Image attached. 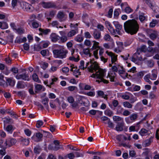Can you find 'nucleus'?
Listing matches in <instances>:
<instances>
[{
    "label": "nucleus",
    "instance_id": "nucleus-20",
    "mask_svg": "<svg viewBox=\"0 0 159 159\" xmlns=\"http://www.w3.org/2000/svg\"><path fill=\"white\" fill-rule=\"evenodd\" d=\"M48 98H45L43 99L41 101L42 103L44 105V107L47 110L49 109V106L48 104Z\"/></svg>",
    "mask_w": 159,
    "mask_h": 159
},
{
    "label": "nucleus",
    "instance_id": "nucleus-54",
    "mask_svg": "<svg viewBox=\"0 0 159 159\" xmlns=\"http://www.w3.org/2000/svg\"><path fill=\"white\" fill-rule=\"evenodd\" d=\"M108 126L109 127L113 129L114 127V124H113L112 122L111 121L110 119H109V120L108 122Z\"/></svg>",
    "mask_w": 159,
    "mask_h": 159
},
{
    "label": "nucleus",
    "instance_id": "nucleus-6",
    "mask_svg": "<svg viewBox=\"0 0 159 159\" xmlns=\"http://www.w3.org/2000/svg\"><path fill=\"white\" fill-rule=\"evenodd\" d=\"M145 2L153 11H155L156 9H157V7L153 0H146Z\"/></svg>",
    "mask_w": 159,
    "mask_h": 159
},
{
    "label": "nucleus",
    "instance_id": "nucleus-44",
    "mask_svg": "<svg viewBox=\"0 0 159 159\" xmlns=\"http://www.w3.org/2000/svg\"><path fill=\"white\" fill-rule=\"evenodd\" d=\"M157 22V20H152V21L150 23V26L152 28L155 27Z\"/></svg>",
    "mask_w": 159,
    "mask_h": 159
},
{
    "label": "nucleus",
    "instance_id": "nucleus-30",
    "mask_svg": "<svg viewBox=\"0 0 159 159\" xmlns=\"http://www.w3.org/2000/svg\"><path fill=\"white\" fill-rule=\"evenodd\" d=\"M41 149L39 146H36L34 148V152L36 154H39L41 152Z\"/></svg>",
    "mask_w": 159,
    "mask_h": 159
},
{
    "label": "nucleus",
    "instance_id": "nucleus-56",
    "mask_svg": "<svg viewBox=\"0 0 159 159\" xmlns=\"http://www.w3.org/2000/svg\"><path fill=\"white\" fill-rule=\"evenodd\" d=\"M48 52V50H43L40 52V53L43 56H46L47 52Z\"/></svg>",
    "mask_w": 159,
    "mask_h": 159
},
{
    "label": "nucleus",
    "instance_id": "nucleus-24",
    "mask_svg": "<svg viewBox=\"0 0 159 159\" xmlns=\"http://www.w3.org/2000/svg\"><path fill=\"white\" fill-rule=\"evenodd\" d=\"M43 88V86L41 84H37L35 86V91L36 93H38V91L41 90Z\"/></svg>",
    "mask_w": 159,
    "mask_h": 159
},
{
    "label": "nucleus",
    "instance_id": "nucleus-51",
    "mask_svg": "<svg viewBox=\"0 0 159 159\" xmlns=\"http://www.w3.org/2000/svg\"><path fill=\"white\" fill-rule=\"evenodd\" d=\"M58 80L57 78H55L52 79L51 80L52 82L50 83L49 84H47V86H48L49 87L51 88V85L54 84V82Z\"/></svg>",
    "mask_w": 159,
    "mask_h": 159
},
{
    "label": "nucleus",
    "instance_id": "nucleus-52",
    "mask_svg": "<svg viewBox=\"0 0 159 159\" xmlns=\"http://www.w3.org/2000/svg\"><path fill=\"white\" fill-rule=\"evenodd\" d=\"M62 43H64L67 40V37L66 36H62L60 37V39Z\"/></svg>",
    "mask_w": 159,
    "mask_h": 159
},
{
    "label": "nucleus",
    "instance_id": "nucleus-19",
    "mask_svg": "<svg viewBox=\"0 0 159 159\" xmlns=\"http://www.w3.org/2000/svg\"><path fill=\"white\" fill-rule=\"evenodd\" d=\"M21 143L23 145L27 146L30 143V140L29 139H24L21 137L20 139Z\"/></svg>",
    "mask_w": 159,
    "mask_h": 159
},
{
    "label": "nucleus",
    "instance_id": "nucleus-23",
    "mask_svg": "<svg viewBox=\"0 0 159 159\" xmlns=\"http://www.w3.org/2000/svg\"><path fill=\"white\" fill-rule=\"evenodd\" d=\"M152 138H150L149 139L145 141L143 143V144L145 146H148L152 141Z\"/></svg>",
    "mask_w": 159,
    "mask_h": 159
},
{
    "label": "nucleus",
    "instance_id": "nucleus-64",
    "mask_svg": "<svg viewBox=\"0 0 159 159\" xmlns=\"http://www.w3.org/2000/svg\"><path fill=\"white\" fill-rule=\"evenodd\" d=\"M67 156L70 159H73L75 157V155L73 153H70L68 154Z\"/></svg>",
    "mask_w": 159,
    "mask_h": 159
},
{
    "label": "nucleus",
    "instance_id": "nucleus-12",
    "mask_svg": "<svg viewBox=\"0 0 159 159\" xmlns=\"http://www.w3.org/2000/svg\"><path fill=\"white\" fill-rule=\"evenodd\" d=\"M50 38L52 42L55 43L60 39V37L55 33H52L50 35Z\"/></svg>",
    "mask_w": 159,
    "mask_h": 159
},
{
    "label": "nucleus",
    "instance_id": "nucleus-14",
    "mask_svg": "<svg viewBox=\"0 0 159 159\" xmlns=\"http://www.w3.org/2000/svg\"><path fill=\"white\" fill-rule=\"evenodd\" d=\"M79 86L80 89L81 90H89L91 88L90 86L86 84H85L80 83Z\"/></svg>",
    "mask_w": 159,
    "mask_h": 159
},
{
    "label": "nucleus",
    "instance_id": "nucleus-27",
    "mask_svg": "<svg viewBox=\"0 0 159 159\" xmlns=\"http://www.w3.org/2000/svg\"><path fill=\"white\" fill-rule=\"evenodd\" d=\"M97 94L98 96L101 97L105 99H107V95H105L104 92L102 91H98L97 92Z\"/></svg>",
    "mask_w": 159,
    "mask_h": 159
},
{
    "label": "nucleus",
    "instance_id": "nucleus-47",
    "mask_svg": "<svg viewBox=\"0 0 159 159\" xmlns=\"http://www.w3.org/2000/svg\"><path fill=\"white\" fill-rule=\"evenodd\" d=\"M10 71L12 72L13 74H16L18 73V69L17 68L13 67L11 68Z\"/></svg>",
    "mask_w": 159,
    "mask_h": 159
},
{
    "label": "nucleus",
    "instance_id": "nucleus-33",
    "mask_svg": "<svg viewBox=\"0 0 159 159\" xmlns=\"http://www.w3.org/2000/svg\"><path fill=\"white\" fill-rule=\"evenodd\" d=\"M115 64L116 65L112 66L111 67V69L113 71L112 72H117L118 71V69L119 68V65L116 64V63H115Z\"/></svg>",
    "mask_w": 159,
    "mask_h": 159
},
{
    "label": "nucleus",
    "instance_id": "nucleus-17",
    "mask_svg": "<svg viewBox=\"0 0 159 159\" xmlns=\"http://www.w3.org/2000/svg\"><path fill=\"white\" fill-rule=\"evenodd\" d=\"M39 30L41 33L39 34L40 35L44 34L46 35L48 34L51 32V30L49 29H44L41 28H39Z\"/></svg>",
    "mask_w": 159,
    "mask_h": 159
},
{
    "label": "nucleus",
    "instance_id": "nucleus-4",
    "mask_svg": "<svg viewBox=\"0 0 159 159\" xmlns=\"http://www.w3.org/2000/svg\"><path fill=\"white\" fill-rule=\"evenodd\" d=\"M22 8L24 11L29 12H32L34 10L33 6L26 2L23 3Z\"/></svg>",
    "mask_w": 159,
    "mask_h": 159
},
{
    "label": "nucleus",
    "instance_id": "nucleus-50",
    "mask_svg": "<svg viewBox=\"0 0 159 159\" xmlns=\"http://www.w3.org/2000/svg\"><path fill=\"white\" fill-rule=\"evenodd\" d=\"M4 76L2 74L0 75V86H2L3 84L5 81L3 80Z\"/></svg>",
    "mask_w": 159,
    "mask_h": 159
},
{
    "label": "nucleus",
    "instance_id": "nucleus-40",
    "mask_svg": "<svg viewBox=\"0 0 159 159\" xmlns=\"http://www.w3.org/2000/svg\"><path fill=\"white\" fill-rule=\"evenodd\" d=\"M148 131L147 130L144 129H142L139 132V133L142 136H143L145 135V134L148 132Z\"/></svg>",
    "mask_w": 159,
    "mask_h": 159
},
{
    "label": "nucleus",
    "instance_id": "nucleus-48",
    "mask_svg": "<svg viewBox=\"0 0 159 159\" xmlns=\"http://www.w3.org/2000/svg\"><path fill=\"white\" fill-rule=\"evenodd\" d=\"M67 89L69 91H72L77 89V87L75 86H70L67 88Z\"/></svg>",
    "mask_w": 159,
    "mask_h": 159
},
{
    "label": "nucleus",
    "instance_id": "nucleus-15",
    "mask_svg": "<svg viewBox=\"0 0 159 159\" xmlns=\"http://www.w3.org/2000/svg\"><path fill=\"white\" fill-rule=\"evenodd\" d=\"M57 18L60 22H62L65 20L64 14L63 12L61 11L59 12L57 16Z\"/></svg>",
    "mask_w": 159,
    "mask_h": 159
},
{
    "label": "nucleus",
    "instance_id": "nucleus-62",
    "mask_svg": "<svg viewBox=\"0 0 159 159\" xmlns=\"http://www.w3.org/2000/svg\"><path fill=\"white\" fill-rule=\"evenodd\" d=\"M32 25L34 28H37L39 27V24L37 22L34 21L32 23Z\"/></svg>",
    "mask_w": 159,
    "mask_h": 159
},
{
    "label": "nucleus",
    "instance_id": "nucleus-10",
    "mask_svg": "<svg viewBox=\"0 0 159 159\" xmlns=\"http://www.w3.org/2000/svg\"><path fill=\"white\" fill-rule=\"evenodd\" d=\"M117 125H116L115 129L117 131H122L123 129V127H124V122H117Z\"/></svg>",
    "mask_w": 159,
    "mask_h": 159
},
{
    "label": "nucleus",
    "instance_id": "nucleus-7",
    "mask_svg": "<svg viewBox=\"0 0 159 159\" xmlns=\"http://www.w3.org/2000/svg\"><path fill=\"white\" fill-rule=\"evenodd\" d=\"M16 142V140L15 139L8 138L6 140L5 143H6V147H10L14 145Z\"/></svg>",
    "mask_w": 159,
    "mask_h": 159
},
{
    "label": "nucleus",
    "instance_id": "nucleus-37",
    "mask_svg": "<svg viewBox=\"0 0 159 159\" xmlns=\"http://www.w3.org/2000/svg\"><path fill=\"white\" fill-rule=\"evenodd\" d=\"M74 39L77 42H81L83 41V38L80 36L78 35L75 37Z\"/></svg>",
    "mask_w": 159,
    "mask_h": 159
},
{
    "label": "nucleus",
    "instance_id": "nucleus-13",
    "mask_svg": "<svg viewBox=\"0 0 159 159\" xmlns=\"http://www.w3.org/2000/svg\"><path fill=\"white\" fill-rule=\"evenodd\" d=\"M106 53L111 57L112 63H113L116 61L117 59V55L115 56L112 52H108V51H107L106 52Z\"/></svg>",
    "mask_w": 159,
    "mask_h": 159
},
{
    "label": "nucleus",
    "instance_id": "nucleus-49",
    "mask_svg": "<svg viewBox=\"0 0 159 159\" xmlns=\"http://www.w3.org/2000/svg\"><path fill=\"white\" fill-rule=\"evenodd\" d=\"M67 101L70 103H73L74 102V99L73 97L72 96H70L67 98Z\"/></svg>",
    "mask_w": 159,
    "mask_h": 159
},
{
    "label": "nucleus",
    "instance_id": "nucleus-2",
    "mask_svg": "<svg viewBox=\"0 0 159 159\" xmlns=\"http://www.w3.org/2000/svg\"><path fill=\"white\" fill-rule=\"evenodd\" d=\"M124 28L125 32L131 35L135 34L139 29V25L135 20H129L124 24Z\"/></svg>",
    "mask_w": 159,
    "mask_h": 159
},
{
    "label": "nucleus",
    "instance_id": "nucleus-1",
    "mask_svg": "<svg viewBox=\"0 0 159 159\" xmlns=\"http://www.w3.org/2000/svg\"><path fill=\"white\" fill-rule=\"evenodd\" d=\"M90 66L87 67V69L89 71L93 73L94 70L96 71L95 74H93L91 76L93 78L97 77L99 79L100 77H104L105 76V71L99 68L97 63L94 61L93 60H90Z\"/></svg>",
    "mask_w": 159,
    "mask_h": 159
},
{
    "label": "nucleus",
    "instance_id": "nucleus-45",
    "mask_svg": "<svg viewBox=\"0 0 159 159\" xmlns=\"http://www.w3.org/2000/svg\"><path fill=\"white\" fill-rule=\"evenodd\" d=\"M43 125V122L42 120H39L37 121L36 123V127L39 128Z\"/></svg>",
    "mask_w": 159,
    "mask_h": 159
},
{
    "label": "nucleus",
    "instance_id": "nucleus-53",
    "mask_svg": "<svg viewBox=\"0 0 159 159\" xmlns=\"http://www.w3.org/2000/svg\"><path fill=\"white\" fill-rule=\"evenodd\" d=\"M111 39V37L108 34H106L104 37V39L107 41H109Z\"/></svg>",
    "mask_w": 159,
    "mask_h": 159
},
{
    "label": "nucleus",
    "instance_id": "nucleus-59",
    "mask_svg": "<svg viewBox=\"0 0 159 159\" xmlns=\"http://www.w3.org/2000/svg\"><path fill=\"white\" fill-rule=\"evenodd\" d=\"M150 78V75L147 74L144 77V79L146 81L148 82L150 81V80H149V79Z\"/></svg>",
    "mask_w": 159,
    "mask_h": 159
},
{
    "label": "nucleus",
    "instance_id": "nucleus-43",
    "mask_svg": "<svg viewBox=\"0 0 159 159\" xmlns=\"http://www.w3.org/2000/svg\"><path fill=\"white\" fill-rule=\"evenodd\" d=\"M147 63L148 66L150 67H152L154 65V61L152 60H150L148 61Z\"/></svg>",
    "mask_w": 159,
    "mask_h": 159
},
{
    "label": "nucleus",
    "instance_id": "nucleus-9",
    "mask_svg": "<svg viewBox=\"0 0 159 159\" xmlns=\"http://www.w3.org/2000/svg\"><path fill=\"white\" fill-rule=\"evenodd\" d=\"M105 23L107 28L110 33L113 35H115V29L112 27L111 23L108 21H105Z\"/></svg>",
    "mask_w": 159,
    "mask_h": 159
},
{
    "label": "nucleus",
    "instance_id": "nucleus-55",
    "mask_svg": "<svg viewBox=\"0 0 159 159\" xmlns=\"http://www.w3.org/2000/svg\"><path fill=\"white\" fill-rule=\"evenodd\" d=\"M133 10L132 9L129 7H126L125 9V12L127 13H129L133 11Z\"/></svg>",
    "mask_w": 159,
    "mask_h": 159
},
{
    "label": "nucleus",
    "instance_id": "nucleus-42",
    "mask_svg": "<svg viewBox=\"0 0 159 159\" xmlns=\"http://www.w3.org/2000/svg\"><path fill=\"white\" fill-rule=\"evenodd\" d=\"M120 11L119 8L116 9L115 10L114 12V17H117L119 15V12Z\"/></svg>",
    "mask_w": 159,
    "mask_h": 159
},
{
    "label": "nucleus",
    "instance_id": "nucleus-57",
    "mask_svg": "<svg viewBox=\"0 0 159 159\" xmlns=\"http://www.w3.org/2000/svg\"><path fill=\"white\" fill-rule=\"evenodd\" d=\"M94 42L93 45L92 47V49L93 50V49H96L97 48L99 47L97 45L98 44V42H96L95 41H93Z\"/></svg>",
    "mask_w": 159,
    "mask_h": 159
},
{
    "label": "nucleus",
    "instance_id": "nucleus-31",
    "mask_svg": "<svg viewBox=\"0 0 159 159\" xmlns=\"http://www.w3.org/2000/svg\"><path fill=\"white\" fill-rule=\"evenodd\" d=\"M32 78L33 80L38 83H40L41 81L39 80L38 75L36 73H34L32 75Z\"/></svg>",
    "mask_w": 159,
    "mask_h": 159
},
{
    "label": "nucleus",
    "instance_id": "nucleus-60",
    "mask_svg": "<svg viewBox=\"0 0 159 159\" xmlns=\"http://www.w3.org/2000/svg\"><path fill=\"white\" fill-rule=\"evenodd\" d=\"M56 14V11L53 10L50 11L48 16L51 18H53Z\"/></svg>",
    "mask_w": 159,
    "mask_h": 159
},
{
    "label": "nucleus",
    "instance_id": "nucleus-29",
    "mask_svg": "<svg viewBox=\"0 0 159 159\" xmlns=\"http://www.w3.org/2000/svg\"><path fill=\"white\" fill-rule=\"evenodd\" d=\"M113 119L114 121L120 122L124 121L123 118L119 116H114L113 117Z\"/></svg>",
    "mask_w": 159,
    "mask_h": 159
},
{
    "label": "nucleus",
    "instance_id": "nucleus-3",
    "mask_svg": "<svg viewBox=\"0 0 159 159\" xmlns=\"http://www.w3.org/2000/svg\"><path fill=\"white\" fill-rule=\"evenodd\" d=\"M59 49H55L53 50V52L56 58L60 59L65 58L68 53V51L65 49L63 46H59Z\"/></svg>",
    "mask_w": 159,
    "mask_h": 159
},
{
    "label": "nucleus",
    "instance_id": "nucleus-11",
    "mask_svg": "<svg viewBox=\"0 0 159 159\" xmlns=\"http://www.w3.org/2000/svg\"><path fill=\"white\" fill-rule=\"evenodd\" d=\"M93 38L96 39H98L101 37V32L97 29H94L92 34Z\"/></svg>",
    "mask_w": 159,
    "mask_h": 159
},
{
    "label": "nucleus",
    "instance_id": "nucleus-63",
    "mask_svg": "<svg viewBox=\"0 0 159 159\" xmlns=\"http://www.w3.org/2000/svg\"><path fill=\"white\" fill-rule=\"evenodd\" d=\"M47 159H57L56 157L52 154H49Z\"/></svg>",
    "mask_w": 159,
    "mask_h": 159
},
{
    "label": "nucleus",
    "instance_id": "nucleus-39",
    "mask_svg": "<svg viewBox=\"0 0 159 159\" xmlns=\"http://www.w3.org/2000/svg\"><path fill=\"white\" fill-rule=\"evenodd\" d=\"M76 33V31L75 30H72L68 33L67 34V36L68 37H71L74 36Z\"/></svg>",
    "mask_w": 159,
    "mask_h": 159
},
{
    "label": "nucleus",
    "instance_id": "nucleus-36",
    "mask_svg": "<svg viewBox=\"0 0 159 159\" xmlns=\"http://www.w3.org/2000/svg\"><path fill=\"white\" fill-rule=\"evenodd\" d=\"M104 77H100L99 78V80H97L96 82H98L99 83L100 82H103L104 83L107 84L109 82L108 80L104 79H103Z\"/></svg>",
    "mask_w": 159,
    "mask_h": 159
},
{
    "label": "nucleus",
    "instance_id": "nucleus-16",
    "mask_svg": "<svg viewBox=\"0 0 159 159\" xmlns=\"http://www.w3.org/2000/svg\"><path fill=\"white\" fill-rule=\"evenodd\" d=\"M89 64H90V61L87 62L86 64L84 66V61L83 60H81L80 61V65L79 66V68L81 69L84 70L87 67Z\"/></svg>",
    "mask_w": 159,
    "mask_h": 159
},
{
    "label": "nucleus",
    "instance_id": "nucleus-61",
    "mask_svg": "<svg viewBox=\"0 0 159 159\" xmlns=\"http://www.w3.org/2000/svg\"><path fill=\"white\" fill-rule=\"evenodd\" d=\"M84 35L86 38H91L92 37L90 33L88 32H86L84 33Z\"/></svg>",
    "mask_w": 159,
    "mask_h": 159
},
{
    "label": "nucleus",
    "instance_id": "nucleus-34",
    "mask_svg": "<svg viewBox=\"0 0 159 159\" xmlns=\"http://www.w3.org/2000/svg\"><path fill=\"white\" fill-rule=\"evenodd\" d=\"M139 19L141 22H143L146 20V17L143 13H141L139 16Z\"/></svg>",
    "mask_w": 159,
    "mask_h": 159
},
{
    "label": "nucleus",
    "instance_id": "nucleus-18",
    "mask_svg": "<svg viewBox=\"0 0 159 159\" xmlns=\"http://www.w3.org/2000/svg\"><path fill=\"white\" fill-rule=\"evenodd\" d=\"M4 128L8 133L10 134H12L14 130L13 126L11 125H8L6 127L5 125H4Z\"/></svg>",
    "mask_w": 159,
    "mask_h": 159
},
{
    "label": "nucleus",
    "instance_id": "nucleus-28",
    "mask_svg": "<svg viewBox=\"0 0 159 159\" xmlns=\"http://www.w3.org/2000/svg\"><path fill=\"white\" fill-rule=\"evenodd\" d=\"M113 23L117 30H121L122 29V25H120L118 22L114 21L113 22Z\"/></svg>",
    "mask_w": 159,
    "mask_h": 159
},
{
    "label": "nucleus",
    "instance_id": "nucleus-25",
    "mask_svg": "<svg viewBox=\"0 0 159 159\" xmlns=\"http://www.w3.org/2000/svg\"><path fill=\"white\" fill-rule=\"evenodd\" d=\"M7 81L9 85L11 86H13L15 84V81L11 78H8L7 79Z\"/></svg>",
    "mask_w": 159,
    "mask_h": 159
},
{
    "label": "nucleus",
    "instance_id": "nucleus-26",
    "mask_svg": "<svg viewBox=\"0 0 159 159\" xmlns=\"http://www.w3.org/2000/svg\"><path fill=\"white\" fill-rule=\"evenodd\" d=\"M43 136V134H42L39 132H38L36 133L35 134H34V135L31 137V138L32 139L34 140L35 137H36L38 139H40L42 138Z\"/></svg>",
    "mask_w": 159,
    "mask_h": 159
},
{
    "label": "nucleus",
    "instance_id": "nucleus-41",
    "mask_svg": "<svg viewBox=\"0 0 159 159\" xmlns=\"http://www.w3.org/2000/svg\"><path fill=\"white\" fill-rule=\"evenodd\" d=\"M17 88L18 89H23L25 88V85L21 82L19 81L17 84Z\"/></svg>",
    "mask_w": 159,
    "mask_h": 159
},
{
    "label": "nucleus",
    "instance_id": "nucleus-5",
    "mask_svg": "<svg viewBox=\"0 0 159 159\" xmlns=\"http://www.w3.org/2000/svg\"><path fill=\"white\" fill-rule=\"evenodd\" d=\"M43 7L45 8H54L57 7L56 5L53 2H42Z\"/></svg>",
    "mask_w": 159,
    "mask_h": 159
},
{
    "label": "nucleus",
    "instance_id": "nucleus-21",
    "mask_svg": "<svg viewBox=\"0 0 159 159\" xmlns=\"http://www.w3.org/2000/svg\"><path fill=\"white\" fill-rule=\"evenodd\" d=\"M108 76L110 78V81L111 82L115 81V78L116 76V74L115 72H110L108 73Z\"/></svg>",
    "mask_w": 159,
    "mask_h": 159
},
{
    "label": "nucleus",
    "instance_id": "nucleus-38",
    "mask_svg": "<svg viewBox=\"0 0 159 159\" xmlns=\"http://www.w3.org/2000/svg\"><path fill=\"white\" fill-rule=\"evenodd\" d=\"M138 115L136 114H133L129 116L130 119L132 121H135L137 118Z\"/></svg>",
    "mask_w": 159,
    "mask_h": 159
},
{
    "label": "nucleus",
    "instance_id": "nucleus-22",
    "mask_svg": "<svg viewBox=\"0 0 159 159\" xmlns=\"http://www.w3.org/2000/svg\"><path fill=\"white\" fill-rule=\"evenodd\" d=\"M159 34V32H158L157 31H154L153 33L150 34V37L151 39L152 40L154 39L157 37H158Z\"/></svg>",
    "mask_w": 159,
    "mask_h": 159
},
{
    "label": "nucleus",
    "instance_id": "nucleus-32",
    "mask_svg": "<svg viewBox=\"0 0 159 159\" xmlns=\"http://www.w3.org/2000/svg\"><path fill=\"white\" fill-rule=\"evenodd\" d=\"M123 105L125 107L131 108L132 107V105L129 102H124L123 103Z\"/></svg>",
    "mask_w": 159,
    "mask_h": 159
},
{
    "label": "nucleus",
    "instance_id": "nucleus-46",
    "mask_svg": "<svg viewBox=\"0 0 159 159\" xmlns=\"http://www.w3.org/2000/svg\"><path fill=\"white\" fill-rule=\"evenodd\" d=\"M8 27V25L7 23L4 21L2 22V25L1 29H7Z\"/></svg>",
    "mask_w": 159,
    "mask_h": 159
},
{
    "label": "nucleus",
    "instance_id": "nucleus-8",
    "mask_svg": "<svg viewBox=\"0 0 159 159\" xmlns=\"http://www.w3.org/2000/svg\"><path fill=\"white\" fill-rule=\"evenodd\" d=\"M16 77L18 80L21 79L27 81L30 80L29 75L26 73L17 75L16 76Z\"/></svg>",
    "mask_w": 159,
    "mask_h": 159
},
{
    "label": "nucleus",
    "instance_id": "nucleus-35",
    "mask_svg": "<svg viewBox=\"0 0 159 159\" xmlns=\"http://www.w3.org/2000/svg\"><path fill=\"white\" fill-rule=\"evenodd\" d=\"M105 114L109 116H111L113 115V112L110 110H106L104 111Z\"/></svg>",
    "mask_w": 159,
    "mask_h": 159
},
{
    "label": "nucleus",
    "instance_id": "nucleus-58",
    "mask_svg": "<svg viewBox=\"0 0 159 159\" xmlns=\"http://www.w3.org/2000/svg\"><path fill=\"white\" fill-rule=\"evenodd\" d=\"M25 133L26 135L29 136L31 134V132L28 129H26L24 130Z\"/></svg>",
    "mask_w": 159,
    "mask_h": 159
}]
</instances>
